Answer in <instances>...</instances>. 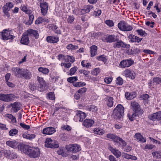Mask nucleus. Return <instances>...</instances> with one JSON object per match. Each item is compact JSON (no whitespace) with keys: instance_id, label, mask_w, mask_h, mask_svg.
Here are the masks:
<instances>
[{"instance_id":"f257e3e1","label":"nucleus","mask_w":161,"mask_h":161,"mask_svg":"<svg viewBox=\"0 0 161 161\" xmlns=\"http://www.w3.org/2000/svg\"><path fill=\"white\" fill-rule=\"evenodd\" d=\"M12 71L13 74L19 78L29 80L31 77V72L27 69H20L19 68H13L12 69Z\"/></svg>"},{"instance_id":"f03ea898","label":"nucleus","mask_w":161,"mask_h":161,"mask_svg":"<svg viewBox=\"0 0 161 161\" xmlns=\"http://www.w3.org/2000/svg\"><path fill=\"white\" fill-rule=\"evenodd\" d=\"M124 108L121 104L118 105L113 110V114L114 118L120 119L124 115Z\"/></svg>"},{"instance_id":"7ed1b4c3","label":"nucleus","mask_w":161,"mask_h":161,"mask_svg":"<svg viewBox=\"0 0 161 161\" xmlns=\"http://www.w3.org/2000/svg\"><path fill=\"white\" fill-rule=\"evenodd\" d=\"M11 31L6 29L3 30L0 32V38L2 40L4 41H7L8 40H12L15 37V36L11 35Z\"/></svg>"},{"instance_id":"20e7f679","label":"nucleus","mask_w":161,"mask_h":161,"mask_svg":"<svg viewBox=\"0 0 161 161\" xmlns=\"http://www.w3.org/2000/svg\"><path fill=\"white\" fill-rule=\"evenodd\" d=\"M40 154V151L38 147H31L27 155L30 158H35L39 157Z\"/></svg>"},{"instance_id":"39448f33","label":"nucleus","mask_w":161,"mask_h":161,"mask_svg":"<svg viewBox=\"0 0 161 161\" xmlns=\"http://www.w3.org/2000/svg\"><path fill=\"white\" fill-rule=\"evenodd\" d=\"M119 29L122 31H131L133 29L132 26L128 25L124 21H121L118 24Z\"/></svg>"},{"instance_id":"423d86ee","label":"nucleus","mask_w":161,"mask_h":161,"mask_svg":"<svg viewBox=\"0 0 161 161\" xmlns=\"http://www.w3.org/2000/svg\"><path fill=\"white\" fill-rule=\"evenodd\" d=\"M39 1L41 14L43 16H45L47 13L48 8V4L45 2L44 0H40Z\"/></svg>"},{"instance_id":"0eeeda50","label":"nucleus","mask_w":161,"mask_h":161,"mask_svg":"<svg viewBox=\"0 0 161 161\" xmlns=\"http://www.w3.org/2000/svg\"><path fill=\"white\" fill-rule=\"evenodd\" d=\"M86 114L82 112L81 111L79 110L76 111L75 115L74 116V120L76 122H81L86 117Z\"/></svg>"},{"instance_id":"6e6552de","label":"nucleus","mask_w":161,"mask_h":161,"mask_svg":"<svg viewBox=\"0 0 161 161\" xmlns=\"http://www.w3.org/2000/svg\"><path fill=\"white\" fill-rule=\"evenodd\" d=\"M45 146L47 147L53 148H57L59 147V145L57 142L55 140H52L51 138L46 139Z\"/></svg>"},{"instance_id":"1a4fd4ad","label":"nucleus","mask_w":161,"mask_h":161,"mask_svg":"<svg viewBox=\"0 0 161 161\" xmlns=\"http://www.w3.org/2000/svg\"><path fill=\"white\" fill-rule=\"evenodd\" d=\"M134 63V61L130 59L123 60L120 62L119 66L123 68L128 67L133 64Z\"/></svg>"},{"instance_id":"9d476101","label":"nucleus","mask_w":161,"mask_h":161,"mask_svg":"<svg viewBox=\"0 0 161 161\" xmlns=\"http://www.w3.org/2000/svg\"><path fill=\"white\" fill-rule=\"evenodd\" d=\"M14 97V95L12 94H5L0 93V100L5 102H9Z\"/></svg>"},{"instance_id":"9b49d317","label":"nucleus","mask_w":161,"mask_h":161,"mask_svg":"<svg viewBox=\"0 0 161 161\" xmlns=\"http://www.w3.org/2000/svg\"><path fill=\"white\" fill-rule=\"evenodd\" d=\"M148 118L153 121L161 120V111L151 114L148 116Z\"/></svg>"},{"instance_id":"f8f14e48","label":"nucleus","mask_w":161,"mask_h":161,"mask_svg":"<svg viewBox=\"0 0 161 161\" xmlns=\"http://www.w3.org/2000/svg\"><path fill=\"white\" fill-rule=\"evenodd\" d=\"M115 42L113 43V47L114 48L117 49L121 48H125L126 47L127 44L122 41L121 40H118Z\"/></svg>"},{"instance_id":"ddd939ff","label":"nucleus","mask_w":161,"mask_h":161,"mask_svg":"<svg viewBox=\"0 0 161 161\" xmlns=\"http://www.w3.org/2000/svg\"><path fill=\"white\" fill-rule=\"evenodd\" d=\"M67 150L72 153H76L80 150V146L77 144H73L69 145L67 147Z\"/></svg>"},{"instance_id":"4468645a","label":"nucleus","mask_w":161,"mask_h":161,"mask_svg":"<svg viewBox=\"0 0 161 161\" xmlns=\"http://www.w3.org/2000/svg\"><path fill=\"white\" fill-rule=\"evenodd\" d=\"M30 89L31 90L33 91L37 90L40 92H42L44 90V88H41L39 85L36 83H31L29 85Z\"/></svg>"},{"instance_id":"2eb2a0df","label":"nucleus","mask_w":161,"mask_h":161,"mask_svg":"<svg viewBox=\"0 0 161 161\" xmlns=\"http://www.w3.org/2000/svg\"><path fill=\"white\" fill-rule=\"evenodd\" d=\"M56 131L55 129L53 127H50L44 128L42 131L43 134L51 135Z\"/></svg>"},{"instance_id":"dca6fc26","label":"nucleus","mask_w":161,"mask_h":161,"mask_svg":"<svg viewBox=\"0 0 161 161\" xmlns=\"http://www.w3.org/2000/svg\"><path fill=\"white\" fill-rule=\"evenodd\" d=\"M18 149L21 152L24 153L27 155L29 149L31 147L29 145H26L25 144H22L18 146Z\"/></svg>"},{"instance_id":"f3484780","label":"nucleus","mask_w":161,"mask_h":161,"mask_svg":"<svg viewBox=\"0 0 161 161\" xmlns=\"http://www.w3.org/2000/svg\"><path fill=\"white\" fill-rule=\"evenodd\" d=\"M28 36L29 35L26 32L24 33L20 40V43L23 44L27 45L30 42Z\"/></svg>"},{"instance_id":"a211bd4d","label":"nucleus","mask_w":161,"mask_h":161,"mask_svg":"<svg viewBox=\"0 0 161 161\" xmlns=\"http://www.w3.org/2000/svg\"><path fill=\"white\" fill-rule=\"evenodd\" d=\"M46 41L48 43H55L59 41V39L57 36H49L46 37Z\"/></svg>"},{"instance_id":"6ab92c4d","label":"nucleus","mask_w":161,"mask_h":161,"mask_svg":"<svg viewBox=\"0 0 161 161\" xmlns=\"http://www.w3.org/2000/svg\"><path fill=\"white\" fill-rule=\"evenodd\" d=\"M103 41L111 43L116 41V38L114 35H107L104 37Z\"/></svg>"},{"instance_id":"aec40b11","label":"nucleus","mask_w":161,"mask_h":161,"mask_svg":"<svg viewBox=\"0 0 161 161\" xmlns=\"http://www.w3.org/2000/svg\"><path fill=\"white\" fill-rule=\"evenodd\" d=\"M94 123V121L92 119H86L83 121V125L86 128H89L92 126Z\"/></svg>"},{"instance_id":"412c9836","label":"nucleus","mask_w":161,"mask_h":161,"mask_svg":"<svg viewBox=\"0 0 161 161\" xmlns=\"http://www.w3.org/2000/svg\"><path fill=\"white\" fill-rule=\"evenodd\" d=\"M108 149L111 151L112 153L117 158L120 157L121 155V152L118 150L114 148L111 146L108 147Z\"/></svg>"},{"instance_id":"4be33fe9","label":"nucleus","mask_w":161,"mask_h":161,"mask_svg":"<svg viewBox=\"0 0 161 161\" xmlns=\"http://www.w3.org/2000/svg\"><path fill=\"white\" fill-rule=\"evenodd\" d=\"M93 8L92 5H88L84 7L83 8L81 9L80 14H85L89 12Z\"/></svg>"},{"instance_id":"5701e85b","label":"nucleus","mask_w":161,"mask_h":161,"mask_svg":"<svg viewBox=\"0 0 161 161\" xmlns=\"http://www.w3.org/2000/svg\"><path fill=\"white\" fill-rule=\"evenodd\" d=\"M26 32L29 35L34 36L36 39H37L39 37V34L37 31L32 29H29Z\"/></svg>"},{"instance_id":"b1692460","label":"nucleus","mask_w":161,"mask_h":161,"mask_svg":"<svg viewBox=\"0 0 161 161\" xmlns=\"http://www.w3.org/2000/svg\"><path fill=\"white\" fill-rule=\"evenodd\" d=\"M106 137L108 140H111L114 142H118V140L119 137L115 134L108 133Z\"/></svg>"},{"instance_id":"393cba45","label":"nucleus","mask_w":161,"mask_h":161,"mask_svg":"<svg viewBox=\"0 0 161 161\" xmlns=\"http://www.w3.org/2000/svg\"><path fill=\"white\" fill-rule=\"evenodd\" d=\"M36 135L34 134H30L26 132L22 134V136L25 139L32 140L36 137Z\"/></svg>"},{"instance_id":"a878e982","label":"nucleus","mask_w":161,"mask_h":161,"mask_svg":"<svg viewBox=\"0 0 161 161\" xmlns=\"http://www.w3.org/2000/svg\"><path fill=\"white\" fill-rule=\"evenodd\" d=\"M123 74L125 77H129L132 79H134L135 78V77L133 75V73L128 69H126L124 71Z\"/></svg>"},{"instance_id":"bb28decb","label":"nucleus","mask_w":161,"mask_h":161,"mask_svg":"<svg viewBox=\"0 0 161 161\" xmlns=\"http://www.w3.org/2000/svg\"><path fill=\"white\" fill-rule=\"evenodd\" d=\"M93 133L96 135H103L105 133V130L100 127L95 128L93 130Z\"/></svg>"},{"instance_id":"cd10ccee","label":"nucleus","mask_w":161,"mask_h":161,"mask_svg":"<svg viewBox=\"0 0 161 161\" xmlns=\"http://www.w3.org/2000/svg\"><path fill=\"white\" fill-rule=\"evenodd\" d=\"M97 47L95 45H92L90 47L91 56L93 57L97 54Z\"/></svg>"},{"instance_id":"c85d7f7f","label":"nucleus","mask_w":161,"mask_h":161,"mask_svg":"<svg viewBox=\"0 0 161 161\" xmlns=\"http://www.w3.org/2000/svg\"><path fill=\"white\" fill-rule=\"evenodd\" d=\"M136 93L135 92H132L131 93L127 92L125 94V96L128 100H131L136 97Z\"/></svg>"},{"instance_id":"c756f323","label":"nucleus","mask_w":161,"mask_h":161,"mask_svg":"<svg viewBox=\"0 0 161 161\" xmlns=\"http://www.w3.org/2000/svg\"><path fill=\"white\" fill-rule=\"evenodd\" d=\"M135 137L138 141L142 142H146V139L144 138L140 133H136L135 135Z\"/></svg>"},{"instance_id":"7c9ffc66","label":"nucleus","mask_w":161,"mask_h":161,"mask_svg":"<svg viewBox=\"0 0 161 161\" xmlns=\"http://www.w3.org/2000/svg\"><path fill=\"white\" fill-rule=\"evenodd\" d=\"M11 106L12 107V109L15 113L17 112L20 109L19 104L18 102H15L11 104Z\"/></svg>"},{"instance_id":"2f4dec72","label":"nucleus","mask_w":161,"mask_h":161,"mask_svg":"<svg viewBox=\"0 0 161 161\" xmlns=\"http://www.w3.org/2000/svg\"><path fill=\"white\" fill-rule=\"evenodd\" d=\"M6 144L7 145L13 148L16 147L18 145V142H16L8 141L6 142Z\"/></svg>"},{"instance_id":"473e14b6","label":"nucleus","mask_w":161,"mask_h":161,"mask_svg":"<svg viewBox=\"0 0 161 161\" xmlns=\"http://www.w3.org/2000/svg\"><path fill=\"white\" fill-rule=\"evenodd\" d=\"M9 152L8 154H7V157H8L10 159H14L17 157V155L15 152L8 150Z\"/></svg>"},{"instance_id":"72a5a7b5","label":"nucleus","mask_w":161,"mask_h":161,"mask_svg":"<svg viewBox=\"0 0 161 161\" xmlns=\"http://www.w3.org/2000/svg\"><path fill=\"white\" fill-rule=\"evenodd\" d=\"M114 102L113 98L112 97H108L106 100V104L109 107H112L113 105Z\"/></svg>"},{"instance_id":"f704fd0d","label":"nucleus","mask_w":161,"mask_h":161,"mask_svg":"<svg viewBox=\"0 0 161 161\" xmlns=\"http://www.w3.org/2000/svg\"><path fill=\"white\" fill-rule=\"evenodd\" d=\"M5 116L10 119L11 120L12 123L13 124H16L17 123V121L16 118L12 114H7Z\"/></svg>"},{"instance_id":"c9c22d12","label":"nucleus","mask_w":161,"mask_h":161,"mask_svg":"<svg viewBox=\"0 0 161 161\" xmlns=\"http://www.w3.org/2000/svg\"><path fill=\"white\" fill-rule=\"evenodd\" d=\"M153 85L157 86L161 84V78L159 77H154L153 79Z\"/></svg>"},{"instance_id":"e433bc0d","label":"nucleus","mask_w":161,"mask_h":161,"mask_svg":"<svg viewBox=\"0 0 161 161\" xmlns=\"http://www.w3.org/2000/svg\"><path fill=\"white\" fill-rule=\"evenodd\" d=\"M37 79L38 82L40 83L39 86H40L41 88H44L43 87L45 85V82L43 78L38 76L37 77Z\"/></svg>"},{"instance_id":"4c0bfd02","label":"nucleus","mask_w":161,"mask_h":161,"mask_svg":"<svg viewBox=\"0 0 161 161\" xmlns=\"http://www.w3.org/2000/svg\"><path fill=\"white\" fill-rule=\"evenodd\" d=\"M87 108L88 110L90 111H92L93 112H96L97 111V107L93 105H90L87 106Z\"/></svg>"},{"instance_id":"58836bf2","label":"nucleus","mask_w":161,"mask_h":161,"mask_svg":"<svg viewBox=\"0 0 161 161\" xmlns=\"http://www.w3.org/2000/svg\"><path fill=\"white\" fill-rule=\"evenodd\" d=\"M132 42H137L139 43L142 39V38H139L138 37L134 35L130 38Z\"/></svg>"},{"instance_id":"ea45409f","label":"nucleus","mask_w":161,"mask_h":161,"mask_svg":"<svg viewBox=\"0 0 161 161\" xmlns=\"http://www.w3.org/2000/svg\"><path fill=\"white\" fill-rule=\"evenodd\" d=\"M96 58L98 60L102 61L104 63H106L107 60L106 56L104 55L97 56Z\"/></svg>"},{"instance_id":"a19ab883","label":"nucleus","mask_w":161,"mask_h":161,"mask_svg":"<svg viewBox=\"0 0 161 161\" xmlns=\"http://www.w3.org/2000/svg\"><path fill=\"white\" fill-rule=\"evenodd\" d=\"M66 58L65 60V62H70L71 63H73L75 61V58L73 56L67 55L66 56Z\"/></svg>"},{"instance_id":"79ce46f5","label":"nucleus","mask_w":161,"mask_h":161,"mask_svg":"<svg viewBox=\"0 0 161 161\" xmlns=\"http://www.w3.org/2000/svg\"><path fill=\"white\" fill-rule=\"evenodd\" d=\"M40 72H41L43 74H48L49 70L48 69L42 67H39L38 69Z\"/></svg>"},{"instance_id":"37998d69","label":"nucleus","mask_w":161,"mask_h":161,"mask_svg":"<svg viewBox=\"0 0 161 161\" xmlns=\"http://www.w3.org/2000/svg\"><path fill=\"white\" fill-rule=\"evenodd\" d=\"M45 19H46L43 18L42 17H39L36 20L35 24H36L38 25L43 22L46 21V20H45Z\"/></svg>"},{"instance_id":"c03bdc74","label":"nucleus","mask_w":161,"mask_h":161,"mask_svg":"<svg viewBox=\"0 0 161 161\" xmlns=\"http://www.w3.org/2000/svg\"><path fill=\"white\" fill-rule=\"evenodd\" d=\"M100 72V69L99 68H95L91 71V74L94 75H97Z\"/></svg>"},{"instance_id":"a18cd8bd","label":"nucleus","mask_w":161,"mask_h":161,"mask_svg":"<svg viewBox=\"0 0 161 161\" xmlns=\"http://www.w3.org/2000/svg\"><path fill=\"white\" fill-rule=\"evenodd\" d=\"M18 131L16 129H12L9 131V135L11 136H14L17 134Z\"/></svg>"},{"instance_id":"49530a36","label":"nucleus","mask_w":161,"mask_h":161,"mask_svg":"<svg viewBox=\"0 0 161 161\" xmlns=\"http://www.w3.org/2000/svg\"><path fill=\"white\" fill-rule=\"evenodd\" d=\"M9 152L6 150H3L0 151V158L3 157L4 156L6 157L7 154H8Z\"/></svg>"},{"instance_id":"de8ad7c7","label":"nucleus","mask_w":161,"mask_h":161,"mask_svg":"<svg viewBox=\"0 0 161 161\" xmlns=\"http://www.w3.org/2000/svg\"><path fill=\"white\" fill-rule=\"evenodd\" d=\"M66 48L68 50H76L78 48V47L77 46L74 45L72 44H70L67 46Z\"/></svg>"},{"instance_id":"09e8293b","label":"nucleus","mask_w":161,"mask_h":161,"mask_svg":"<svg viewBox=\"0 0 161 161\" xmlns=\"http://www.w3.org/2000/svg\"><path fill=\"white\" fill-rule=\"evenodd\" d=\"M78 80V77L77 76L71 77L67 79V81L70 83H72Z\"/></svg>"},{"instance_id":"8fccbe9b","label":"nucleus","mask_w":161,"mask_h":161,"mask_svg":"<svg viewBox=\"0 0 161 161\" xmlns=\"http://www.w3.org/2000/svg\"><path fill=\"white\" fill-rule=\"evenodd\" d=\"M152 154L154 157L157 158H161V153H159L158 151L153 152Z\"/></svg>"},{"instance_id":"3c124183","label":"nucleus","mask_w":161,"mask_h":161,"mask_svg":"<svg viewBox=\"0 0 161 161\" xmlns=\"http://www.w3.org/2000/svg\"><path fill=\"white\" fill-rule=\"evenodd\" d=\"M77 69V67L76 66H74L71 68L69 71V75H72L75 74Z\"/></svg>"},{"instance_id":"603ef678","label":"nucleus","mask_w":161,"mask_h":161,"mask_svg":"<svg viewBox=\"0 0 161 161\" xmlns=\"http://www.w3.org/2000/svg\"><path fill=\"white\" fill-rule=\"evenodd\" d=\"M136 31L139 35L142 36H145L147 35V33L145 31H143L142 29L137 30Z\"/></svg>"},{"instance_id":"864d4df0","label":"nucleus","mask_w":161,"mask_h":161,"mask_svg":"<svg viewBox=\"0 0 161 161\" xmlns=\"http://www.w3.org/2000/svg\"><path fill=\"white\" fill-rule=\"evenodd\" d=\"M64 147H60L59 150L57 151V153L59 155H61L64 156Z\"/></svg>"},{"instance_id":"5fc2aeb1","label":"nucleus","mask_w":161,"mask_h":161,"mask_svg":"<svg viewBox=\"0 0 161 161\" xmlns=\"http://www.w3.org/2000/svg\"><path fill=\"white\" fill-rule=\"evenodd\" d=\"M79 72L81 74H83L86 77H88V75L90 73L89 71L84 69H80L79 70Z\"/></svg>"},{"instance_id":"6e6d98bb","label":"nucleus","mask_w":161,"mask_h":161,"mask_svg":"<svg viewBox=\"0 0 161 161\" xmlns=\"http://www.w3.org/2000/svg\"><path fill=\"white\" fill-rule=\"evenodd\" d=\"M123 83V81L122 78L119 76L116 79V84L121 85H122Z\"/></svg>"},{"instance_id":"4d7b16f0","label":"nucleus","mask_w":161,"mask_h":161,"mask_svg":"<svg viewBox=\"0 0 161 161\" xmlns=\"http://www.w3.org/2000/svg\"><path fill=\"white\" fill-rule=\"evenodd\" d=\"M20 126L25 130H28L30 129V127L29 125H26L24 123H20Z\"/></svg>"},{"instance_id":"13d9d810","label":"nucleus","mask_w":161,"mask_h":161,"mask_svg":"<svg viewBox=\"0 0 161 161\" xmlns=\"http://www.w3.org/2000/svg\"><path fill=\"white\" fill-rule=\"evenodd\" d=\"M105 23L109 27H112L114 25V24L112 20H107L105 21Z\"/></svg>"},{"instance_id":"bf43d9fd","label":"nucleus","mask_w":161,"mask_h":161,"mask_svg":"<svg viewBox=\"0 0 161 161\" xmlns=\"http://www.w3.org/2000/svg\"><path fill=\"white\" fill-rule=\"evenodd\" d=\"M87 89L86 87H82L79 89L77 92L80 94L81 95L83 93L86 92Z\"/></svg>"},{"instance_id":"052dcab7","label":"nucleus","mask_w":161,"mask_h":161,"mask_svg":"<svg viewBox=\"0 0 161 161\" xmlns=\"http://www.w3.org/2000/svg\"><path fill=\"white\" fill-rule=\"evenodd\" d=\"M62 128L64 130H67L70 131L71 130V127L68 125H64L62 126Z\"/></svg>"},{"instance_id":"680f3d73","label":"nucleus","mask_w":161,"mask_h":161,"mask_svg":"<svg viewBox=\"0 0 161 161\" xmlns=\"http://www.w3.org/2000/svg\"><path fill=\"white\" fill-rule=\"evenodd\" d=\"M136 113L133 114L131 115H128L129 119L131 121H133L135 119L136 117Z\"/></svg>"},{"instance_id":"e2e57ef3","label":"nucleus","mask_w":161,"mask_h":161,"mask_svg":"<svg viewBox=\"0 0 161 161\" xmlns=\"http://www.w3.org/2000/svg\"><path fill=\"white\" fill-rule=\"evenodd\" d=\"M74 18L73 16H69L67 19V21L68 23H71L74 21Z\"/></svg>"},{"instance_id":"0e129e2a","label":"nucleus","mask_w":161,"mask_h":161,"mask_svg":"<svg viewBox=\"0 0 161 161\" xmlns=\"http://www.w3.org/2000/svg\"><path fill=\"white\" fill-rule=\"evenodd\" d=\"M146 25L148 26H150L151 28L153 27V25L155 24L154 22L152 21L150 22L149 21H147L145 23Z\"/></svg>"},{"instance_id":"69168bd1","label":"nucleus","mask_w":161,"mask_h":161,"mask_svg":"<svg viewBox=\"0 0 161 161\" xmlns=\"http://www.w3.org/2000/svg\"><path fill=\"white\" fill-rule=\"evenodd\" d=\"M112 79L110 77H106L104 79V82L107 84H109L112 81Z\"/></svg>"},{"instance_id":"338daca9","label":"nucleus","mask_w":161,"mask_h":161,"mask_svg":"<svg viewBox=\"0 0 161 161\" xmlns=\"http://www.w3.org/2000/svg\"><path fill=\"white\" fill-rule=\"evenodd\" d=\"M154 147L153 145L150 144L146 145L143 148V149L145 150L146 149H151L153 148Z\"/></svg>"},{"instance_id":"774afa93","label":"nucleus","mask_w":161,"mask_h":161,"mask_svg":"<svg viewBox=\"0 0 161 161\" xmlns=\"http://www.w3.org/2000/svg\"><path fill=\"white\" fill-rule=\"evenodd\" d=\"M58 59L60 61H64V60L65 59L64 56L62 54H59L58 56Z\"/></svg>"}]
</instances>
